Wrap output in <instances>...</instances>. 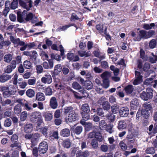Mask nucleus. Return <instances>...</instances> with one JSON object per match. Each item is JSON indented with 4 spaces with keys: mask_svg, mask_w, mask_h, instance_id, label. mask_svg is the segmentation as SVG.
I'll return each instance as SVG.
<instances>
[{
    "mask_svg": "<svg viewBox=\"0 0 157 157\" xmlns=\"http://www.w3.org/2000/svg\"><path fill=\"white\" fill-rule=\"evenodd\" d=\"M138 36L136 38L138 41H140L141 39H147L152 37L153 36L155 35V32L154 30H150L147 31L144 30H140L138 33Z\"/></svg>",
    "mask_w": 157,
    "mask_h": 157,
    "instance_id": "obj_1",
    "label": "nucleus"
},
{
    "mask_svg": "<svg viewBox=\"0 0 157 157\" xmlns=\"http://www.w3.org/2000/svg\"><path fill=\"white\" fill-rule=\"evenodd\" d=\"M1 91L3 92V95L5 98L15 95L17 92L16 88L13 85H10L9 87L2 86L1 87Z\"/></svg>",
    "mask_w": 157,
    "mask_h": 157,
    "instance_id": "obj_2",
    "label": "nucleus"
},
{
    "mask_svg": "<svg viewBox=\"0 0 157 157\" xmlns=\"http://www.w3.org/2000/svg\"><path fill=\"white\" fill-rule=\"evenodd\" d=\"M31 121L36 124L37 126L39 127L43 122L41 113L37 111L33 112L31 115Z\"/></svg>",
    "mask_w": 157,
    "mask_h": 157,
    "instance_id": "obj_3",
    "label": "nucleus"
},
{
    "mask_svg": "<svg viewBox=\"0 0 157 157\" xmlns=\"http://www.w3.org/2000/svg\"><path fill=\"white\" fill-rule=\"evenodd\" d=\"M62 67L61 64H58L55 66L54 70L51 72L52 77L55 82H58L59 81V79L56 77V76L61 71Z\"/></svg>",
    "mask_w": 157,
    "mask_h": 157,
    "instance_id": "obj_4",
    "label": "nucleus"
},
{
    "mask_svg": "<svg viewBox=\"0 0 157 157\" xmlns=\"http://www.w3.org/2000/svg\"><path fill=\"white\" fill-rule=\"evenodd\" d=\"M153 92L152 89L148 87L146 89V92L143 91L140 94V97L144 101L151 99L153 96Z\"/></svg>",
    "mask_w": 157,
    "mask_h": 157,
    "instance_id": "obj_5",
    "label": "nucleus"
},
{
    "mask_svg": "<svg viewBox=\"0 0 157 157\" xmlns=\"http://www.w3.org/2000/svg\"><path fill=\"white\" fill-rule=\"evenodd\" d=\"M143 108L142 109L143 113H145V117H148L150 115V113L153 110V108L151 103L148 102H145L143 105Z\"/></svg>",
    "mask_w": 157,
    "mask_h": 157,
    "instance_id": "obj_6",
    "label": "nucleus"
},
{
    "mask_svg": "<svg viewBox=\"0 0 157 157\" xmlns=\"http://www.w3.org/2000/svg\"><path fill=\"white\" fill-rule=\"evenodd\" d=\"M48 149V145L46 142H41L40 144L38 147V151L40 153H45Z\"/></svg>",
    "mask_w": 157,
    "mask_h": 157,
    "instance_id": "obj_7",
    "label": "nucleus"
},
{
    "mask_svg": "<svg viewBox=\"0 0 157 157\" xmlns=\"http://www.w3.org/2000/svg\"><path fill=\"white\" fill-rule=\"evenodd\" d=\"M129 109L127 107H121L119 111V114L121 117H125L129 114Z\"/></svg>",
    "mask_w": 157,
    "mask_h": 157,
    "instance_id": "obj_8",
    "label": "nucleus"
},
{
    "mask_svg": "<svg viewBox=\"0 0 157 157\" xmlns=\"http://www.w3.org/2000/svg\"><path fill=\"white\" fill-rule=\"evenodd\" d=\"M67 57L69 60L73 62L77 61L79 60L78 56L75 55V54L73 53H68L67 55Z\"/></svg>",
    "mask_w": 157,
    "mask_h": 157,
    "instance_id": "obj_9",
    "label": "nucleus"
},
{
    "mask_svg": "<svg viewBox=\"0 0 157 157\" xmlns=\"http://www.w3.org/2000/svg\"><path fill=\"white\" fill-rule=\"evenodd\" d=\"M78 117V115L75 113V111H72V113L69 114L68 120L70 122L72 123L77 120Z\"/></svg>",
    "mask_w": 157,
    "mask_h": 157,
    "instance_id": "obj_10",
    "label": "nucleus"
},
{
    "mask_svg": "<svg viewBox=\"0 0 157 157\" xmlns=\"http://www.w3.org/2000/svg\"><path fill=\"white\" fill-rule=\"evenodd\" d=\"M139 103L136 98L132 100L130 103V111L132 110L136 109L138 106Z\"/></svg>",
    "mask_w": 157,
    "mask_h": 157,
    "instance_id": "obj_11",
    "label": "nucleus"
},
{
    "mask_svg": "<svg viewBox=\"0 0 157 157\" xmlns=\"http://www.w3.org/2000/svg\"><path fill=\"white\" fill-rule=\"evenodd\" d=\"M48 63L47 62H44L43 63L42 65L45 69H52L54 65V62L52 59H49Z\"/></svg>",
    "mask_w": 157,
    "mask_h": 157,
    "instance_id": "obj_12",
    "label": "nucleus"
},
{
    "mask_svg": "<svg viewBox=\"0 0 157 157\" xmlns=\"http://www.w3.org/2000/svg\"><path fill=\"white\" fill-rule=\"evenodd\" d=\"M41 82L44 84H50L52 82V78L51 76L50 75H45L41 79Z\"/></svg>",
    "mask_w": 157,
    "mask_h": 157,
    "instance_id": "obj_13",
    "label": "nucleus"
},
{
    "mask_svg": "<svg viewBox=\"0 0 157 157\" xmlns=\"http://www.w3.org/2000/svg\"><path fill=\"white\" fill-rule=\"evenodd\" d=\"M40 136V134L37 133H35L33 135L31 140V142L33 145L35 146L37 144Z\"/></svg>",
    "mask_w": 157,
    "mask_h": 157,
    "instance_id": "obj_14",
    "label": "nucleus"
},
{
    "mask_svg": "<svg viewBox=\"0 0 157 157\" xmlns=\"http://www.w3.org/2000/svg\"><path fill=\"white\" fill-rule=\"evenodd\" d=\"M124 90L126 95H130L134 91V86L132 85L129 84L125 86Z\"/></svg>",
    "mask_w": 157,
    "mask_h": 157,
    "instance_id": "obj_15",
    "label": "nucleus"
},
{
    "mask_svg": "<svg viewBox=\"0 0 157 157\" xmlns=\"http://www.w3.org/2000/svg\"><path fill=\"white\" fill-rule=\"evenodd\" d=\"M58 103L55 97H52L50 101V106L53 109H56L58 107Z\"/></svg>",
    "mask_w": 157,
    "mask_h": 157,
    "instance_id": "obj_16",
    "label": "nucleus"
},
{
    "mask_svg": "<svg viewBox=\"0 0 157 157\" xmlns=\"http://www.w3.org/2000/svg\"><path fill=\"white\" fill-rule=\"evenodd\" d=\"M24 129V132L26 133L31 132L33 129V124L31 123H27L25 125Z\"/></svg>",
    "mask_w": 157,
    "mask_h": 157,
    "instance_id": "obj_17",
    "label": "nucleus"
},
{
    "mask_svg": "<svg viewBox=\"0 0 157 157\" xmlns=\"http://www.w3.org/2000/svg\"><path fill=\"white\" fill-rule=\"evenodd\" d=\"M91 113L96 112V113L99 116H104V113L103 109L101 108H98L96 109H95L93 108L91 110Z\"/></svg>",
    "mask_w": 157,
    "mask_h": 157,
    "instance_id": "obj_18",
    "label": "nucleus"
},
{
    "mask_svg": "<svg viewBox=\"0 0 157 157\" xmlns=\"http://www.w3.org/2000/svg\"><path fill=\"white\" fill-rule=\"evenodd\" d=\"M127 127V124L124 121H120L118 124L117 128L120 131H122L125 129Z\"/></svg>",
    "mask_w": 157,
    "mask_h": 157,
    "instance_id": "obj_19",
    "label": "nucleus"
},
{
    "mask_svg": "<svg viewBox=\"0 0 157 157\" xmlns=\"http://www.w3.org/2000/svg\"><path fill=\"white\" fill-rule=\"evenodd\" d=\"M89 155L88 151H86L83 152L81 150L78 151L76 154V157H87Z\"/></svg>",
    "mask_w": 157,
    "mask_h": 157,
    "instance_id": "obj_20",
    "label": "nucleus"
},
{
    "mask_svg": "<svg viewBox=\"0 0 157 157\" xmlns=\"http://www.w3.org/2000/svg\"><path fill=\"white\" fill-rule=\"evenodd\" d=\"M37 54L36 51H32L29 58L30 60L33 63H36V59L37 57Z\"/></svg>",
    "mask_w": 157,
    "mask_h": 157,
    "instance_id": "obj_21",
    "label": "nucleus"
},
{
    "mask_svg": "<svg viewBox=\"0 0 157 157\" xmlns=\"http://www.w3.org/2000/svg\"><path fill=\"white\" fill-rule=\"evenodd\" d=\"M82 131V127L81 126H78L75 128L71 129V132L77 135H79Z\"/></svg>",
    "mask_w": 157,
    "mask_h": 157,
    "instance_id": "obj_22",
    "label": "nucleus"
},
{
    "mask_svg": "<svg viewBox=\"0 0 157 157\" xmlns=\"http://www.w3.org/2000/svg\"><path fill=\"white\" fill-rule=\"evenodd\" d=\"M11 76L9 75L4 73L2 75H1V82H4L8 80L11 78Z\"/></svg>",
    "mask_w": 157,
    "mask_h": 157,
    "instance_id": "obj_23",
    "label": "nucleus"
},
{
    "mask_svg": "<svg viewBox=\"0 0 157 157\" xmlns=\"http://www.w3.org/2000/svg\"><path fill=\"white\" fill-rule=\"evenodd\" d=\"M17 21L20 23L23 22L24 21L23 18L25 17H23V15L22 14L21 10L20 9L18 10L17 13Z\"/></svg>",
    "mask_w": 157,
    "mask_h": 157,
    "instance_id": "obj_24",
    "label": "nucleus"
},
{
    "mask_svg": "<svg viewBox=\"0 0 157 157\" xmlns=\"http://www.w3.org/2000/svg\"><path fill=\"white\" fill-rule=\"evenodd\" d=\"M60 134L63 137H68L70 134V130L68 128H64L61 131Z\"/></svg>",
    "mask_w": 157,
    "mask_h": 157,
    "instance_id": "obj_25",
    "label": "nucleus"
},
{
    "mask_svg": "<svg viewBox=\"0 0 157 157\" xmlns=\"http://www.w3.org/2000/svg\"><path fill=\"white\" fill-rule=\"evenodd\" d=\"M43 116L45 118V121H50L52 118L53 116L52 113L49 112L44 113Z\"/></svg>",
    "mask_w": 157,
    "mask_h": 157,
    "instance_id": "obj_26",
    "label": "nucleus"
},
{
    "mask_svg": "<svg viewBox=\"0 0 157 157\" xmlns=\"http://www.w3.org/2000/svg\"><path fill=\"white\" fill-rule=\"evenodd\" d=\"M105 117L109 122H112L114 121L115 116L114 115L113 113L109 112L106 115Z\"/></svg>",
    "mask_w": 157,
    "mask_h": 157,
    "instance_id": "obj_27",
    "label": "nucleus"
},
{
    "mask_svg": "<svg viewBox=\"0 0 157 157\" xmlns=\"http://www.w3.org/2000/svg\"><path fill=\"white\" fill-rule=\"evenodd\" d=\"M83 86L87 90L91 89L93 87V84L90 80L86 81L84 82V84Z\"/></svg>",
    "mask_w": 157,
    "mask_h": 157,
    "instance_id": "obj_28",
    "label": "nucleus"
},
{
    "mask_svg": "<svg viewBox=\"0 0 157 157\" xmlns=\"http://www.w3.org/2000/svg\"><path fill=\"white\" fill-rule=\"evenodd\" d=\"M36 98L38 101H43L45 100V97L43 93L39 92L36 95Z\"/></svg>",
    "mask_w": 157,
    "mask_h": 157,
    "instance_id": "obj_29",
    "label": "nucleus"
},
{
    "mask_svg": "<svg viewBox=\"0 0 157 157\" xmlns=\"http://www.w3.org/2000/svg\"><path fill=\"white\" fill-rule=\"evenodd\" d=\"M82 113H89L90 111L89 106L87 104H84L82 106Z\"/></svg>",
    "mask_w": 157,
    "mask_h": 157,
    "instance_id": "obj_30",
    "label": "nucleus"
},
{
    "mask_svg": "<svg viewBox=\"0 0 157 157\" xmlns=\"http://www.w3.org/2000/svg\"><path fill=\"white\" fill-rule=\"evenodd\" d=\"M71 144L70 140L67 139L63 141L62 145L65 148H68L70 147Z\"/></svg>",
    "mask_w": 157,
    "mask_h": 157,
    "instance_id": "obj_31",
    "label": "nucleus"
},
{
    "mask_svg": "<svg viewBox=\"0 0 157 157\" xmlns=\"http://www.w3.org/2000/svg\"><path fill=\"white\" fill-rule=\"evenodd\" d=\"M26 94L28 97L32 98L34 96L35 92L33 90L29 89L27 90Z\"/></svg>",
    "mask_w": 157,
    "mask_h": 157,
    "instance_id": "obj_32",
    "label": "nucleus"
},
{
    "mask_svg": "<svg viewBox=\"0 0 157 157\" xmlns=\"http://www.w3.org/2000/svg\"><path fill=\"white\" fill-rule=\"evenodd\" d=\"M157 45V38L152 39L150 41L149 43V47L151 49L155 48L156 45Z\"/></svg>",
    "mask_w": 157,
    "mask_h": 157,
    "instance_id": "obj_33",
    "label": "nucleus"
},
{
    "mask_svg": "<svg viewBox=\"0 0 157 157\" xmlns=\"http://www.w3.org/2000/svg\"><path fill=\"white\" fill-rule=\"evenodd\" d=\"M23 66L26 69H30L32 67V63L29 61L25 60L23 63Z\"/></svg>",
    "mask_w": 157,
    "mask_h": 157,
    "instance_id": "obj_34",
    "label": "nucleus"
},
{
    "mask_svg": "<svg viewBox=\"0 0 157 157\" xmlns=\"http://www.w3.org/2000/svg\"><path fill=\"white\" fill-rule=\"evenodd\" d=\"M26 16L25 20L26 21H29L30 20H32V23H34L35 22V21L33 20V16L32 13H29L26 15Z\"/></svg>",
    "mask_w": 157,
    "mask_h": 157,
    "instance_id": "obj_35",
    "label": "nucleus"
},
{
    "mask_svg": "<svg viewBox=\"0 0 157 157\" xmlns=\"http://www.w3.org/2000/svg\"><path fill=\"white\" fill-rule=\"evenodd\" d=\"M12 59V56L11 54L8 53L4 57V61L6 63H9Z\"/></svg>",
    "mask_w": 157,
    "mask_h": 157,
    "instance_id": "obj_36",
    "label": "nucleus"
},
{
    "mask_svg": "<svg viewBox=\"0 0 157 157\" xmlns=\"http://www.w3.org/2000/svg\"><path fill=\"white\" fill-rule=\"evenodd\" d=\"M111 109L112 113L116 114L118 112L119 113V106L117 105H113L111 106Z\"/></svg>",
    "mask_w": 157,
    "mask_h": 157,
    "instance_id": "obj_37",
    "label": "nucleus"
},
{
    "mask_svg": "<svg viewBox=\"0 0 157 157\" xmlns=\"http://www.w3.org/2000/svg\"><path fill=\"white\" fill-rule=\"evenodd\" d=\"M78 55L81 57L85 56L87 57L90 56V53L86 52V51H78Z\"/></svg>",
    "mask_w": 157,
    "mask_h": 157,
    "instance_id": "obj_38",
    "label": "nucleus"
},
{
    "mask_svg": "<svg viewBox=\"0 0 157 157\" xmlns=\"http://www.w3.org/2000/svg\"><path fill=\"white\" fill-rule=\"evenodd\" d=\"M73 108L71 106L65 107L63 109V112L64 114H67L69 113V114L72 112Z\"/></svg>",
    "mask_w": 157,
    "mask_h": 157,
    "instance_id": "obj_39",
    "label": "nucleus"
},
{
    "mask_svg": "<svg viewBox=\"0 0 157 157\" xmlns=\"http://www.w3.org/2000/svg\"><path fill=\"white\" fill-rule=\"evenodd\" d=\"M21 111V109L20 105L17 104L15 106L14 109V112L15 114H19L20 113Z\"/></svg>",
    "mask_w": 157,
    "mask_h": 157,
    "instance_id": "obj_40",
    "label": "nucleus"
},
{
    "mask_svg": "<svg viewBox=\"0 0 157 157\" xmlns=\"http://www.w3.org/2000/svg\"><path fill=\"white\" fill-rule=\"evenodd\" d=\"M102 106L104 110L108 111L110 108V105L108 101H105L102 104Z\"/></svg>",
    "mask_w": 157,
    "mask_h": 157,
    "instance_id": "obj_41",
    "label": "nucleus"
},
{
    "mask_svg": "<svg viewBox=\"0 0 157 157\" xmlns=\"http://www.w3.org/2000/svg\"><path fill=\"white\" fill-rule=\"evenodd\" d=\"M113 126L111 125L110 124H107L105 126V128L103 130H105L107 132L110 133H112L113 131L112 130Z\"/></svg>",
    "mask_w": 157,
    "mask_h": 157,
    "instance_id": "obj_42",
    "label": "nucleus"
},
{
    "mask_svg": "<svg viewBox=\"0 0 157 157\" xmlns=\"http://www.w3.org/2000/svg\"><path fill=\"white\" fill-rule=\"evenodd\" d=\"M18 4V0H13L10 5L11 9L15 10L17 7Z\"/></svg>",
    "mask_w": 157,
    "mask_h": 157,
    "instance_id": "obj_43",
    "label": "nucleus"
},
{
    "mask_svg": "<svg viewBox=\"0 0 157 157\" xmlns=\"http://www.w3.org/2000/svg\"><path fill=\"white\" fill-rule=\"evenodd\" d=\"M95 138L98 141L100 142H101L103 140L101 134L98 132H96Z\"/></svg>",
    "mask_w": 157,
    "mask_h": 157,
    "instance_id": "obj_44",
    "label": "nucleus"
},
{
    "mask_svg": "<svg viewBox=\"0 0 157 157\" xmlns=\"http://www.w3.org/2000/svg\"><path fill=\"white\" fill-rule=\"evenodd\" d=\"M49 137H51L52 136L56 139H58L59 138L58 131H54L53 132L51 131L49 133Z\"/></svg>",
    "mask_w": 157,
    "mask_h": 157,
    "instance_id": "obj_45",
    "label": "nucleus"
},
{
    "mask_svg": "<svg viewBox=\"0 0 157 157\" xmlns=\"http://www.w3.org/2000/svg\"><path fill=\"white\" fill-rule=\"evenodd\" d=\"M91 144L93 148L96 149L98 147V141L95 139L92 140Z\"/></svg>",
    "mask_w": 157,
    "mask_h": 157,
    "instance_id": "obj_46",
    "label": "nucleus"
},
{
    "mask_svg": "<svg viewBox=\"0 0 157 157\" xmlns=\"http://www.w3.org/2000/svg\"><path fill=\"white\" fill-rule=\"evenodd\" d=\"M84 127L86 131H89L94 128V126L90 123H87Z\"/></svg>",
    "mask_w": 157,
    "mask_h": 157,
    "instance_id": "obj_47",
    "label": "nucleus"
},
{
    "mask_svg": "<svg viewBox=\"0 0 157 157\" xmlns=\"http://www.w3.org/2000/svg\"><path fill=\"white\" fill-rule=\"evenodd\" d=\"M141 115H142L144 118L147 119L148 118V117H145V113H143V111L142 110L141 111L139 110L137 112L136 116V119L137 120H139L140 117Z\"/></svg>",
    "mask_w": 157,
    "mask_h": 157,
    "instance_id": "obj_48",
    "label": "nucleus"
},
{
    "mask_svg": "<svg viewBox=\"0 0 157 157\" xmlns=\"http://www.w3.org/2000/svg\"><path fill=\"white\" fill-rule=\"evenodd\" d=\"M10 41L14 44H18L20 39L19 38L15 39L14 36H11L10 37Z\"/></svg>",
    "mask_w": 157,
    "mask_h": 157,
    "instance_id": "obj_49",
    "label": "nucleus"
},
{
    "mask_svg": "<svg viewBox=\"0 0 157 157\" xmlns=\"http://www.w3.org/2000/svg\"><path fill=\"white\" fill-rule=\"evenodd\" d=\"M154 148L153 147H149L147 148L145 152L147 154H153L155 153Z\"/></svg>",
    "mask_w": 157,
    "mask_h": 157,
    "instance_id": "obj_50",
    "label": "nucleus"
},
{
    "mask_svg": "<svg viewBox=\"0 0 157 157\" xmlns=\"http://www.w3.org/2000/svg\"><path fill=\"white\" fill-rule=\"evenodd\" d=\"M27 113L26 112H23L21 113L20 116V120L21 121H25L27 116Z\"/></svg>",
    "mask_w": 157,
    "mask_h": 157,
    "instance_id": "obj_51",
    "label": "nucleus"
},
{
    "mask_svg": "<svg viewBox=\"0 0 157 157\" xmlns=\"http://www.w3.org/2000/svg\"><path fill=\"white\" fill-rule=\"evenodd\" d=\"M71 26H73L75 27L76 29H77V25H76L75 24L73 23V24H69L68 25H65L64 26H63L62 27H61V29H62V30L64 31L66 30L69 27Z\"/></svg>",
    "mask_w": 157,
    "mask_h": 157,
    "instance_id": "obj_52",
    "label": "nucleus"
},
{
    "mask_svg": "<svg viewBox=\"0 0 157 157\" xmlns=\"http://www.w3.org/2000/svg\"><path fill=\"white\" fill-rule=\"evenodd\" d=\"M82 115L83 120L85 121H87L90 118V116L89 113H82Z\"/></svg>",
    "mask_w": 157,
    "mask_h": 157,
    "instance_id": "obj_53",
    "label": "nucleus"
},
{
    "mask_svg": "<svg viewBox=\"0 0 157 157\" xmlns=\"http://www.w3.org/2000/svg\"><path fill=\"white\" fill-rule=\"evenodd\" d=\"M150 67V64L147 63H145L144 65L143 70L144 71H147Z\"/></svg>",
    "mask_w": 157,
    "mask_h": 157,
    "instance_id": "obj_54",
    "label": "nucleus"
},
{
    "mask_svg": "<svg viewBox=\"0 0 157 157\" xmlns=\"http://www.w3.org/2000/svg\"><path fill=\"white\" fill-rule=\"evenodd\" d=\"M73 88L75 89L80 90L81 88V86L77 82H75L72 84Z\"/></svg>",
    "mask_w": 157,
    "mask_h": 157,
    "instance_id": "obj_55",
    "label": "nucleus"
},
{
    "mask_svg": "<svg viewBox=\"0 0 157 157\" xmlns=\"http://www.w3.org/2000/svg\"><path fill=\"white\" fill-rule=\"evenodd\" d=\"M116 94L118 95L119 98H123L125 96L124 93L121 90H117L116 91Z\"/></svg>",
    "mask_w": 157,
    "mask_h": 157,
    "instance_id": "obj_56",
    "label": "nucleus"
},
{
    "mask_svg": "<svg viewBox=\"0 0 157 157\" xmlns=\"http://www.w3.org/2000/svg\"><path fill=\"white\" fill-rule=\"evenodd\" d=\"M45 93L46 95H51L52 94V89L50 87H48L46 88L45 90Z\"/></svg>",
    "mask_w": 157,
    "mask_h": 157,
    "instance_id": "obj_57",
    "label": "nucleus"
},
{
    "mask_svg": "<svg viewBox=\"0 0 157 157\" xmlns=\"http://www.w3.org/2000/svg\"><path fill=\"white\" fill-rule=\"evenodd\" d=\"M109 147L107 145L102 144L101 146L100 149L103 152H106L107 151Z\"/></svg>",
    "mask_w": 157,
    "mask_h": 157,
    "instance_id": "obj_58",
    "label": "nucleus"
},
{
    "mask_svg": "<svg viewBox=\"0 0 157 157\" xmlns=\"http://www.w3.org/2000/svg\"><path fill=\"white\" fill-rule=\"evenodd\" d=\"M103 86L106 88L109 86V82L108 79H104L103 80Z\"/></svg>",
    "mask_w": 157,
    "mask_h": 157,
    "instance_id": "obj_59",
    "label": "nucleus"
},
{
    "mask_svg": "<svg viewBox=\"0 0 157 157\" xmlns=\"http://www.w3.org/2000/svg\"><path fill=\"white\" fill-rule=\"evenodd\" d=\"M59 47V48L60 49L59 51L60 52V55L62 56V59H63L65 57V55H64V50L62 45H60Z\"/></svg>",
    "mask_w": 157,
    "mask_h": 157,
    "instance_id": "obj_60",
    "label": "nucleus"
},
{
    "mask_svg": "<svg viewBox=\"0 0 157 157\" xmlns=\"http://www.w3.org/2000/svg\"><path fill=\"white\" fill-rule=\"evenodd\" d=\"M36 70L37 73H41L43 71V68L41 65H38L36 66Z\"/></svg>",
    "mask_w": 157,
    "mask_h": 157,
    "instance_id": "obj_61",
    "label": "nucleus"
},
{
    "mask_svg": "<svg viewBox=\"0 0 157 157\" xmlns=\"http://www.w3.org/2000/svg\"><path fill=\"white\" fill-rule=\"evenodd\" d=\"M70 19V21H74L75 20H78L79 18L77 15L76 14L74 13H73L71 14V15Z\"/></svg>",
    "mask_w": 157,
    "mask_h": 157,
    "instance_id": "obj_62",
    "label": "nucleus"
},
{
    "mask_svg": "<svg viewBox=\"0 0 157 157\" xmlns=\"http://www.w3.org/2000/svg\"><path fill=\"white\" fill-rule=\"evenodd\" d=\"M107 124L105 121L104 120H101L100 122L99 125L100 128L102 129H104L105 126Z\"/></svg>",
    "mask_w": 157,
    "mask_h": 157,
    "instance_id": "obj_63",
    "label": "nucleus"
},
{
    "mask_svg": "<svg viewBox=\"0 0 157 157\" xmlns=\"http://www.w3.org/2000/svg\"><path fill=\"white\" fill-rule=\"evenodd\" d=\"M153 57H150L149 58V61L152 63H155L157 61V56L153 55Z\"/></svg>",
    "mask_w": 157,
    "mask_h": 157,
    "instance_id": "obj_64",
    "label": "nucleus"
}]
</instances>
